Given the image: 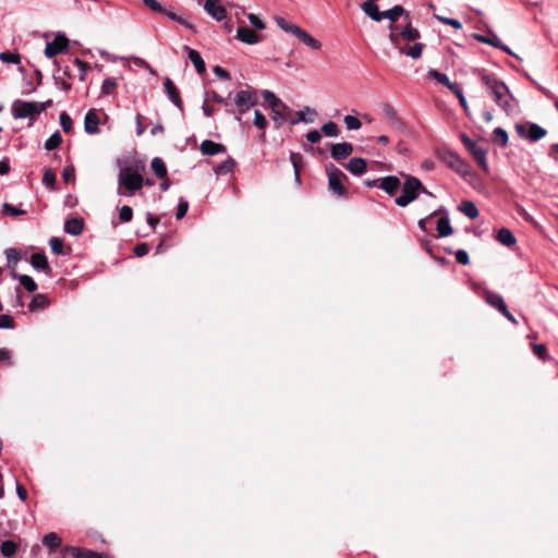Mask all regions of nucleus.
<instances>
[{
    "label": "nucleus",
    "instance_id": "obj_29",
    "mask_svg": "<svg viewBox=\"0 0 558 558\" xmlns=\"http://www.w3.org/2000/svg\"><path fill=\"white\" fill-rule=\"evenodd\" d=\"M362 11L373 21L380 22L383 20L378 5L373 1H365L361 4Z\"/></svg>",
    "mask_w": 558,
    "mask_h": 558
},
{
    "label": "nucleus",
    "instance_id": "obj_55",
    "mask_svg": "<svg viewBox=\"0 0 558 558\" xmlns=\"http://www.w3.org/2000/svg\"><path fill=\"white\" fill-rule=\"evenodd\" d=\"M343 121L345 123L347 129L350 130V131L359 130L362 126L361 121L356 117H354V116H345Z\"/></svg>",
    "mask_w": 558,
    "mask_h": 558
},
{
    "label": "nucleus",
    "instance_id": "obj_54",
    "mask_svg": "<svg viewBox=\"0 0 558 558\" xmlns=\"http://www.w3.org/2000/svg\"><path fill=\"white\" fill-rule=\"evenodd\" d=\"M49 245L52 253L63 255V241L60 238L53 236L49 240Z\"/></svg>",
    "mask_w": 558,
    "mask_h": 558
},
{
    "label": "nucleus",
    "instance_id": "obj_40",
    "mask_svg": "<svg viewBox=\"0 0 558 558\" xmlns=\"http://www.w3.org/2000/svg\"><path fill=\"white\" fill-rule=\"evenodd\" d=\"M493 142L499 147H506L508 144V133L502 128H496L492 135Z\"/></svg>",
    "mask_w": 558,
    "mask_h": 558
},
{
    "label": "nucleus",
    "instance_id": "obj_62",
    "mask_svg": "<svg viewBox=\"0 0 558 558\" xmlns=\"http://www.w3.org/2000/svg\"><path fill=\"white\" fill-rule=\"evenodd\" d=\"M187 209H189L187 201L180 198L178 207H177L175 218L182 219L186 215Z\"/></svg>",
    "mask_w": 558,
    "mask_h": 558
},
{
    "label": "nucleus",
    "instance_id": "obj_57",
    "mask_svg": "<svg viewBox=\"0 0 558 558\" xmlns=\"http://www.w3.org/2000/svg\"><path fill=\"white\" fill-rule=\"evenodd\" d=\"M74 64L78 68V71H80V80L81 81H85L86 78V73L87 71L89 70V64L86 63L85 61L81 60L80 58H75L74 59Z\"/></svg>",
    "mask_w": 558,
    "mask_h": 558
},
{
    "label": "nucleus",
    "instance_id": "obj_23",
    "mask_svg": "<svg viewBox=\"0 0 558 558\" xmlns=\"http://www.w3.org/2000/svg\"><path fill=\"white\" fill-rule=\"evenodd\" d=\"M31 265L36 270H41L46 272L47 275L51 274V267L49 266V263L47 260V257L45 253H34L31 256Z\"/></svg>",
    "mask_w": 558,
    "mask_h": 558
},
{
    "label": "nucleus",
    "instance_id": "obj_8",
    "mask_svg": "<svg viewBox=\"0 0 558 558\" xmlns=\"http://www.w3.org/2000/svg\"><path fill=\"white\" fill-rule=\"evenodd\" d=\"M326 172L329 189L338 196H345L347 190L342 184V180L347 179V175L333 165L326 166Z\"/></svg>",
    "mask_w": 558,
    "mask_h": 558
},
{
    "label": "nucleus",
    "instance_id": "obj_43",
    "mask_svg": "<svg viewBox=\"0 0 558 558\" xmlns=\"http://www.w3.org/2000/svg\"><path fill=\"white\" fill-rule=\"evenodd\" d=\"M163 15L167 16L168 19L179 23L180 25L184 26L185 28H187V29H190L192 32H195V27H194L193 24H191L189 21H186L184 17L178 15L173 11L167 9L165 11Z\"/></svg>",
    "mask_w": 558,
    "mask_h": 558
},
{
    "label": "nucleus",
    "instance_id": "obj_30",
    "mask_svg": "<svg viewBox=\"0 0 558 558\" xmlns=\"http://www.w3.org/2000/svg\"><path fill=\"white\" fill-rule=\"evenodd\" d=\"M345 168L354 175H362L366 171V161L361 157H354L349 160Z\"/></svg>",
    "mask_w": 558,
    "mask_h": 558
},
{
    "label": "nucleus",
    "instance_id": "obj_52",
    "mask_svg": "<svg viewBox=\"0 0 558 558\" xmlns=\"http://www.w3.org/2000/svg\"><path fill=\"white\" fill-rule=\"evenodd\" d=\"M433 16H434V19H436L440 23L446 24V25H450V26H452L456 29H461L462 28V23L459 20H457V19L446 17V16H441V15H438V14H434Z\"/></svg>",
    "mask_w": 558,
    "mask_h": 558
},
{
    "label": "nucleus",
    "instance_id": "obj_44",
    "mask_svg": "<svg viewBox=\"0 0 558 558\" xmlns=\"http://www.w3.org/2000/svg\"><path fill=\"white\" fill-rule=\"evenodd\" d=\"M17 550V545L11 539L3 541L0 544V551L4 557H12Z\"/></svg>",
    "mask_w": 558,
    "mask_h": 558
},
{
    "label": "nucleus",
    "instance_id": "obj_24",
    "mask_svg": "<svg viewBox=\"0 0 558 558\" xmlns=\"http://www.w3.org/2000/svg\"><path fill=\"white\" fill-rule=\"evenodd\" d=\"M184 49L187 51V58L193 63L196 72L198 74H203L206 71V65L201 53L197 50L190 48L189 46H184Z\"/></svg>",
    "mask_w": 558,
    "mask_h": 558
},
{
    "label": "nucleus",
    "instance_id": "obj_17",
    "mask_svg": "<svg viewBox=\"0 0 558 558\" xmlns=\"http://www.w3.org/2000/svg\"><path fill=\"white\" fill-rule=\"evenodd\" d=\"M163 87H165V92L169 98V100L177 107L179 108L180 110L183 109V102H182V99L180 97V93H179V89L177 88V86L174 85V83L169 78V77H166L165 81H163Z\"/></svg>",
    "mask_w": 558,
    "mask_h": 558
},
{
    "label": "nucleus",
    "instance_id": "obj_51",
    "mask_svg": "<svg viewBox=\"0 0 558 558\" xmlns=\"http://www.w3.org/2000/svg\"><path fill=\"white\" fill-rule=\"evenodd\" d=\"M0 60L4 63L19 64L21 62V56L10 51L0 52Z\"/></svg>",
    "mask_w": 558,
    "mask_h": 558
},
{
    "label": "nucleus",
    "instance_id": "obj_13",
    "mask_svg": "<svg viewBox=\"0 0 558 558\" xmlns=\"http://www.w3.org/2000/svg\"><path fill=\"white\" fill-rule=\"evenodd\" d=\"M258 102L257 93L253 88L241 89L234 96V105L236 107L252 108Z\"/></svg>",
    "mask_w": 558,
    "mask_h": 558
},
{
    "label": "nucleus",
    "instance_id": "obj_16",
    "mask_svg": "<svg viewBox=\"0 0 558 558\" xmlns=\"http://www.w3.org/2000/svg\"><path fill=\"white\" fill-rule=\"evenodd\" d=\"M204 10L216 21H223L227 17V10L218 0H206Z\"/></svg>",
    "mask_w": 558,
    "mask_h": 558
},
{
    "label": "nucleus",
    "instance_id": "obj_64",
    "mask_svg": "<svg viewBox=\"0 0 558 558\" xmlns=\"http://www.w3.org/2000/svg\"><path fill=\"white\" fill-rule=\"evenodd\" d=\"M454 255L458 264L468 265L470 263V257L466 251L458 250Z\"/></svg>",
    "mask_w": 558,
    "mask_h": 558
},
{
    "label": "nucleus",
    "instance_id": "obj_58",
    "mask_svg": "<svg viewBox=\"0 0 558 558\" xmlns=\"http://www.w3.org/2000/svg\"><path fill=\"white\" fill-rule=\"evenodd\" d=\"M142 1L151 11L160 13L162 15L165 14V11L167 10L157 0H142Z\"/></svg>",
    "mask_w": 558,
    "mask_h": 558
},
{
    "label": "nucleus",
    "instance_id": "obj_49",
    "mask_svg": "<svg viewBox=\"0 0 558 558\" xmlns=\"http://www.w3.org/2000/svg\"><path fill=\"white\" fill-rule=\"evenodd\" d=\"M254 125L262 130L263 131V137L265 136V130L268 125V121L266 119V117L263 114V112L260 110H255L254 111V121H253Z\"/></svg>",
    "mask_w": 558,
    "mask_h": 558
},
{
    "label": "nucleus",
    "instance_id": "obj_9",
    "mask_svg": "<svg viewBox=\"0 0 558 558\" xmlns=\"http://www.w3.org/2000/svg\"><path fill=\"white\" fill-rule=\"evenodd\" d=\"M515 132L521 138H527L531 142H536L546 135V130L536 123H518L515 124Z\"/></svg>",
    "mask_w": 558,
    "mask_h": 558
},
{
    "label": "nucleus",
    "instance_id": "obj_18",
    "mask_svg": "<svg viewBox=\"0 0 558 558\" xmlns=\"http://www.w3.org/2000/svg\"><path fill=\"white\" fill-rule=\"evenodd\" d=\"M84 130L89 135L99 133V118L96 109H90L87 111L84 119Z\"/></svg>",
    "mask_w": 558,
    "mask_h": 558
},
{
    "label": "nucleus",
    "instance_id": "obj_39",
    "mask_svg": "<svg viewBox=\"0 0 558 558\" xmlns=\"http://www.w3.org/2000/svg\"><path fill=\"white\" fill-rule=\"evenodd\" d=\"M4 254H5L7 262H8L7 263L8 268L12 269V271H15L14 269L21 258L20 251L14 247H10L4 251Z\"/></svg>",
    "mask_w": 558,
    "mask_h": 558
},
{
    "label": "nucleus",
    "instance_id": "obj_34",
    "mask_svg": "<svg viewBox=\"0 0 558 558\" xmlns=\"http://www.w3.org/2000/svg\"><path fill=\"white\" fill-rule=\"evenodd\" d=\"M62 539L56 532H50L43 537V544L50 550L54 551L61 546Z\"/></svg>",
    "mask_w": 558,
    "mask_h": 558
},
{
    "label": "nucleus",
    "instance_id": "obj_63",
    "mask_svg": "<svg viewBox=\"0 0 558 558\" xmlns=\"http://www.w3.org/2000/svg\"><path fill=\"white\" fill-rule=\"evenodd\" d=\"M533 352L534 354L541 359V360H546L547 357V349L544 344L542 343H535L533 344Z\"/></svg>",
    "mask_w": 558,
    "mask_h": 558
},
{
    "label": "nucleus",
    "instance_id": "obj_41",
    "mask_svg": "<svg viewBox=\"0 0 558 558\" xmlns=\"http://www.w3.org/2000/svg\"><path fill=\"white\" fill-rule=\"evenodd\" d=\"M150 166L157 178L165 179L167 177V167L161 158L155 157Z\"/></svg>",
    "mask_w": 558,
    "mask_h": 558
},
{
    "label": "nucleus",
    "instance_id": "obj_28",
    "mask_svg": "<svg viewBox=\"0 0 558 558\" xmlns=\"http://www.w3.org/2000/svg\"><path fill=\"white\" fill-rule=\"evenodd\" d=\"M295 116V118L290 119L291 125H295L300 122H313V118L316 116V111L310 107H305L303 110L296 111Z\"/></svg>",
    "mask_w": 558,
    "mask_h": 558
},
{
    "label": "nucleus",
    "instance_id": "obj_4",
    "mask_svg": "<svg viewBox=\"0 0 558 558\" xmlns=\"http://www.w3.org/2000/svg\"><path fill=\"white\" fill-rule=\"evenodd\" d=\"M274 21L276 22L278 27H280L283 32L292 34L310 49H312L314 51L322 49V47H323L322 43L318 39H316L315 37H313L312 35H310L307 32H305L300 26L288 22L284 17L279 16V15H276L274 17Z\"/></svg>",
    "mask_w": 558,
    "mask_h": 558
},
{
    "label": "nucleus",
    "instance_id": "obj_35",
    "mask_svg": "<svg viewBox=\"0 0 558 558\" xmlns=\"http://www.w3.org/2000/svg\"><path fill=\"white\" fill-rule=\"evenodd\" d=\"M49 305V300L45 294H36L33 296L28 310L29 312H36L38 310H45Z\"/></svg>",
    "mask_w": 558,
    "mask_h": 558
},
{
    "label": "nucleus",
    "instance_id": "obj_7",
    "mask_svg": "<svg viewBox=\"0 0 558 558\" xmlns=\"http://www.w3.org/2000/svg\"><path fill=\"white\" fill-rule=\"evenodd\" d=\"M438 157L450 169H452L460 175L466 177L471 173L470 165L464 159H462L456 151L448 148H444L438 151Z\"/></svg>",
    "mask_w": 558,
    "mask_h": 558
},
{
    "label": "nucleus",
    "instance_id": "obj_33",
    "mask_svg": "<svg viewBox=\"0 0 558 558\" xmlns=\"http://www.w3.org/2000/svg\"><path fill=\"white\" fill-rule=\"evenodd\" d=\"M11 276L19 280L21 286H23L27 292H35L37 290V283L32 277L27 275H20L16 271H12Z\"/></svg>",
    "mask_w": 558,
    "mask_h": 558
},
{
    "label": "nucleus",
    "instance_id": "obj_22",
    "mask_svg": "<svg viewBox=\"0 0 558 558\" xmlns=\"http://www.w3.org/2000/svg\"><path fill=\"white\" fill-rule=\"evenodd\" d=\"M401 182L396 175L380 178L379 187L392 196L400 189Z\"/></svg>",
    "mask_w": 558,
    "mask_h": 558
},
{
    "label": "nucleus",
    "instance_id": "obj_46",
    "mask_svg": "<svg viewBox=\"0 0 558 558\" xmlns=\"http://www.w3.org/2000/svg\"><path fill=\"white\" fill-rule=\"evenodd\" d=\"M62 143V136L59 131H56L53 134H51L48 140L45 142V148L47 150H53L57 147L60 146Z\"/></svg>",
    "mask_w": 558,
    "mask_h": 558
},
{
    "label": "nucleus",
    "instance_id": "obj_3",
    "mask_svg": "<svg viewBox=\"0 0 558 558\" xmlns=\"http://www.w3.org/2000/svg\"><path fill=\"white\" fill-rule=\"evenodd\" d=\"M51 106V99H48L43 102L16 99L12 102L11 113L14 119H35Z\"/></svg>",
    "mask_w": 558,
    "mask_h": 558
},
{
    "label": "nucleus",
    "instance_id": "obj_20",
    "mask_svg": "<svg viewBox=\"0 0 558 558\" xmlns=\"http://www.w3.org/2000/svg\"><path fill=\"white\" fill-rule=\"evenodd\" d=\"M199 150L203 155L215 156L218 154H225L227 151V148L225 145L220 143H216L210 140H205L201 143Z\"/></svg>",
    "mask_w": 558,
    "mask_h": 558
},
{
    "label": "nucleus",
    "instance_id": "obj_11",
    "mask_svg": "<svg viewBox=\"0 0 558 558\" xmlns=\"http://www.w3.org/2000/svg\"><path fill=\"white\" fill-rule=\"evenodd\" d=\"M60 554L61 558H107L104 554L76 546H64L61 548Z\"/></svg>",
    "mask_w": 558,
    "mask_h": 558
},
{
    "label": "nucleus",
    "instance_id": "obj_59",
    "mask_svg": "<svg viewBox=\"0 0 558 558\" xmlns=\"http://www.w3.org/2000/svg\"><path fill=\"white\" fill-rule=\"evenodd\" d=\"M211 98H213V100H214L215 102L220 104V105H223V106H225V108H226V112H227L228 114H233V113H234V110L230 108V105H229V102L227 101V99H226V98H223L222 96H220L218 93L213 92V94H211Z\"/></svg>",
    "mask_w": 558,
    "mask_h": 558
},
{
    "label": "nucleus",
    "instance_id": "obj_48",
    "mask_svg": "<svg viewBox=\"0 0 558 558\" xmlns=\"http://www.w3.org/2000/svg\"><path fill=\"white\" fill-rule=\"evenodd\" d=\"M322 132L325 136L337 137L340 133L339 126L332 121H328L323 124Z\"/></svg>",
    "mask_w": 558,
    "mask_h": 558
},
{
    "label": "nucleus",
    "instance_id": "obj_15",
    "mask_svg": "<svg viewBox=\"0 0 558 558\" xmlns=\"http://www.w3.org/2000/svg\"><path fill=\"white\" fill-rule=\"evenodd\" d=\"M353 153V145L348 142L336 143L330 145V156L336 161L348 158Z\"/></svg>",
    "mask_w": 558,
    "mask_h": 558
},
{
    "label": "nucleus",
    "instance_id": "obj_26",
    "mask_svg": "<svg viewBox=\"0 0 558 558\" xmlns=\"http://www.w3.org/2000/svg\"><path fill=\"white\" fill-rule=\"evenodd\" d=\"M84 229V220L81 218H69L64 222V231L71 235H80Z\"/></svg>",
    "mask_w": 558,
    "mask_h": 558
},
{
    "label": "nucleus",
    "instance_id": "obj_14",
    "mask_svg": "<svg viewBox=\"0 0 558 558\" xmlns=\"http://www.w3.org/2000/svg\"><path fill=\"white\" fill-rule=\"evenodd\" d=\"M292 109L282 101V107H276L271 110L270 117L275 124L276 129H280L284 122L290 123V119H292Z\"/></svg>",
    "mask_w": 558,
    "mask_h": 558
},
{
    "label": "nucleus",
    "instance_id": "obj_19",
    "mask_svg": "<svg viewBox=\"0 0 558 558\" xmlns=\"http://www.w3.org/2000/svg\"><path fill=\"white\" fill-rule=\"evenodd\" d=\"M404 15L405 19H409V12L403 9L401 5H395L393 8L383 11L381 16L384 19L390 20L391 24L389 25L390 33L395 32V22L398 20L399 16Z\"/></svg>",
    "mask_w": 558,
    "mask_h": 558
},
{
    "label": "nucleus",
    "instance_id": "obj_10",
    "mask_svg": "<svg viewBox=\"0 0 558 558\" xmlns=\"http://www.w3.org/2000/svg\"><path fill=\"white\" fill-rule=\"evenodd\" d=\"M389 40L392 44V46L398 49V51L401 54L411 57L412 59H418L421 58L424 49V45L421 43H415L413 46L405 48L400 44L399 35H397L396 32H391L389 34Z\"/></svg>",
    "mask_w": 558,
    "mask_h": 558
},
{
    "label": "nucleus",
    "instance_id": "obj_56",
    "mask_svg": "<svg viewBox=\"0 0 558 558\" xmlns=\"http://www.w3.org/2000/svg\"><path fill=\"white\" fill-rule=\"evenodd\" d=\"M119 218L122 222H130L133 218V209L128 205H123L119 210Z\"/></svg>",
    "mask_w": 558,
    "mask_h": 558
},
{
    "label": "nucleus",
    "instance_id": "obj_61",
    "mask_svg": "<svg viewBox=\"0 0 558 558\" xmlns=\"http://www.w3.org/2000/svg\"><path fill=\"white\" fill-rule=\"evenodd\" d=\"M14 326V320L10 315L0 314V329H13Z\"/></svg>",
    "mask_w": 558,
    "mask_h": 558
},
{
    "label": "nucleus",
    "instance_id": "obj_1",
    "mask_svg": "<svg viewBox=\"0 0 558 558\" xmlns=\"http://www.w3.org/2000/svg\"><path fill=\"white\" fill-rule=\"evenodd\" d=\"M482 84L487 88L497 106L506 112L513 111V97L511 96L507 85L496 75L484 71L478 73Z\"/></svg>",
    "mask_w": 558,
    "mask_h": 558
},
{
    "label": "nucleus",
    "instance_id": "obj_21",
    "mask_svg": "<svg viewBox=\"0 0 558 558\" xmlns=\"http://www.w3.org/2000/svg\"><path fill=\"white\" fill-rule=\"evenodd\" d=\"M236 38L247 45H255L262 40V37L246 26H241L236 31Z\"/></svg>",
    "mask_w": 558,
    "mask_h": 558
},
{
    "label": "nucleus",
    "instance_id": "obj_38",
    "mask_svg": "<svg viewBox=\"0 0 558 558\" xmlns=\"http://www.w3.org/2000/svg\"><path fill=\"white\" fill-rule=\"evenodd\" d=\"M427 75L428 77L436 80L439 84L448 87L449 89H453V87H456V83H452L447 74L438 72L437 70H429Z\"/></svg>",
    "mask_w": 558,
    "mask_h": 558
},
{
    "label": "nucleus",
    "instance_id": "obj_53",
    "mask_svg": "<svg viewBox=\"0 0 558 558\" xmlns=\"http://www.w3.org/2000/svg\"><path fill=\"white\" fill-rule=\"evenodd\" d=\"M59 121L62 126V130L65 133H70L72 131V128H73L72 119L65 111L60 113Z\"/></svg>",
    "mask_w": 558,
    "mask_h": 558
},
{
    "label": "nucleus",
    "instance_id": "obj_60",
    "mask_svg": "<svg viewBox=\"0 0 558 558\" xmlns=\"http://www.w3.org/2000/svg\"><path fill=\"white\" fill-rule=\"evenodd\" d=\"M235 166V161L231 158L225 160L223 162H221L220 165H218V167L216 168V170L218 172H222V173H229L233 170Z\"/></svg>",
    "mask_w": 558,
    "mask_h": 558
},
{
    "label": "nucleus",
    "instance_id": "obj_12",
    "mask_svg": "<svg viewBox=\"0 0 558 558\" xmlns=\"http://www.w3.org/2000/svg\"><path fill=\"white\" fill-rule=\"evenodd\" d=\"M69 47V40L63 34H58L52 41L46 44L45 56L49 59L65 51Z\"/></svg>",
    "mask_w": 558,
    "mask_h": 558
},
{
    "label": "nucleus",
    "instance_id": "obj_45",
    "mask_svg": "<svg viewBox=\"0 0 558 558\" xmlns=\"http://www.w3.org/2000/svg\"><path fill=\"white\" fill-rule=\"evenodd\" d=\"M118 87V82L114 77H106L101 84V95H111Z\"/></svg>",
    "mask_w": 558,
    "mask_h": 558
},
{
    "label": "nucleus",
    "instance_id": "obj_31",
    "mask_svg": "<svg viewBox=\"0 0 558 558\" xmlns=\"http://www.w3.org/2000/svg\"><path fill=\"white\" fill-rule=\"evenodd\" d=\"M485 301L494 308H496L498 312H502V311H506V303H505V300L504 298L496 293V292H492V291H487L485 293Z\"/></svg>",
    "mask_w": 558,
    "mask_h": 558
},
{
    "label": "nucleus",
    "instance_id": "obj_2",
    "mask_svg": "<svg viewBox=\"0 0 558 558\" xmlns=\"http://www.w3.org/2000/svg\"><path fill=\"white\" fill-rule=\"evenodd\" d=\"M144 185V178L138 168L124 166L118 174V190L120 196L131 197Z\"/></svg>",
    "mask_w": 558,
    "mask_h": 558
},
{
    "label": "nucleus",
    "instance_id": "obj_27",
    "mask_svg": "<svg viewBox=\"0 0 558 558\" xmlns=\"http://www.w3.org/2000/svg\"><path fill=\"white\" fill-rule=\"evenodd\" d=\"M399 35V40L404 39L407 41H416L421 38V33L417 28L413 27L411 22L409 21L407 25L397 33Z\"/></svg>",
    "mask_w": 558,
    "mask_h": 558
},
{
    "label": "nucleus",
    "instance_id": "obj_37",
    "mask_svg": "<svg viewBox=\"0 0 558 558\" xmlns=\"http://www.w3.org/2000/svg\"><path fill=\"white\" fill-rule=\"evenodd\" d=\"M497 240L505 246H512L515 244L517 240H515V236L513 235V233L507 229V228H501L498 233H497Z\"/></svg>",
    "mask_w": 558,
    "mask_h": 558
},
{
    "label": "nucleus",
    "instance_id": "obj_25",
    "mask_svg": "<svg viewBox=\"0 0 558 558\" xmlns=\"http://www.w3.org/2000/svg\"><path fill=\"white\" fill-rule=\"evenodd\" d=\"M445 216L440 217L436 223V230L439 238L449 236L453 233V228L450 225V219L445 210Z\"/></svg>",
    "mask_w": 558,
    "mask_h": 558
},
{
    "label": "nucleus",
    "instance_id": "obj_50",
    "mask_svg": "<svg viewBox=\"0 0 558 558\" xmlns=\"http://www.w3.org/2000/svg\"><path fill=\"white\" fill-rule=\"evenodd\" d=\"M57 177L51 169H46L43 175V184L50 190L54 189Z\"/></svg>",
    "mask_w": 558,
    "mask_h": 558
},
{
    "label": "nucleus",
    "instance_id": "obj_42",
    "mask_svg": "<svg viewBox=\"0 0 558 558\" xmlns=\"http://www.w3.org/2000/svg\"><path fill=\"white\" fill-rule=\"evenodd\" d=\"M262 96L270 111L276 107H282V100L270 90H263Z\"/></svg>",
    "mask_w": 558,
    "mask_h": 558
},
{
    "label": "nucleus",
    "instance_id": "obj_32",
    "mask_svg": "<svg viewBox=\"0 0 558 558\" xmlns=\"http://www.w3.org/2000/svg\"><path fill=\"white\" fill-rule=\"evenodd\" d=\"M384 117L391 123L396 125H401L402 121L398 114V111L395 109V107L385 102L381 107Z\"/></svg>",
    "mask_w": 558,
    "mask_h": 558
},
{
    "label": "nucleus",
    "instance_id": "obj_47",
    "mask_svg": "<svg viewBox=\"0 0 558 558\" xmlns=\"http://www.w3.org/2000/svg\"><path fill=\"white\" fill-rule=\"evenodd\" d=\"M474 37L480 43H484V44L490 45V46H493L495 48L501 47V40L495 34H493L490 36H485V35L476 34Z\"/></svg>",
    "mask_w": 558,
    "mask_h": 558
},
{
    "label": "nucleus",
    "instance_id": "obj_5",
    "mask_svg": "<svg viewBox=\"0 0 558 558\" xmlns=\"http://www.w3.org/2000/svg\"><path fill=\"white\" fill-rule=\"evenodd\" d=\"M461 142L468 149V151L472 155L478 167L485 172H489V167L487 162V153L488 146L484 143H480L477 141L471 140L466 134L462 133L460 135Z\"/></svg>",
    "mask_w": 558,
    "mask_h": 558
},
{
    "label": "nucleus",
    "instance_id": "obj_6",
    "mask_svg": "<svg viewBox=\"0 0 558 558\" xmlns=\"http://www.w3.org/2000/svg\"><path fill=\"white\" fill-rule=\"evenodd\" d=\"M420 192H425V186L417 178L409 175L402 184L401 195L395 202L399 207H407L417 198Z\"/></svg>",
    "mask_w": 558,
    "mask_h": 558
},
{
    "label": "nucleus",
    "instance_id": "obj_36",
    "mask_svg": "<svg viewBox=\"0 0 558 558\" xmlns=\"http://www.w3.org/2000/svg\"><path fill=\"white\" fill-rule=\"evenodd\" d=\"M458 209H459V211H461L462 214H464L466 217H469L471 219H475L480 215V211H478L476 205L471 201H463L459 205Z\"/></svg>",
    "mask_w": 558,
    "mask_h": 558
}]
</instances>
